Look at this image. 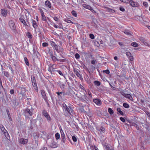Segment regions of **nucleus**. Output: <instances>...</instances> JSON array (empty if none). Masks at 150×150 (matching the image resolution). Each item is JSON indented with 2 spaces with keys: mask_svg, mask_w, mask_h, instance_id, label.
Segmentation results:
<instances>
[{
  "mask_svg": "<svg viewBox=\"0 0 150 150\" xmlns=\"http://www.w3.org/2000/svg\"><path fill=\"white\" fill-rule=\"evenodd\" d=\"M8 23L11 29L14 32L16 31V29L15 23L13 21V20L9 21Z\"/></svg>",
  "mask_w": 150,
  "mask_h": 150,
  "instance_id": "nucleus-1",
  "label": "nucleus"
},
{
  "mask_svg": "<svg viewBox=\"0 0 150 150\" xmlns=\"http://www.w3.org/2000/svg\"><path fill=\"white\" fill-rule=\"evenodd\" d=\"M127 3H129L131 6L134 7H138L139 6V4L137 2L132 0H130L129 1V2H127Z\"/></svg>",
  "mask_w": 150,
  "mask_h": 150,
  "instance_id": "nucleus-2",
  "label": "nucleus"
},
{
  "mask_svg": "<svg viewBox=\"0 0 150 150\" xmlns=\"http://www.w3.org/2000/svg\"><path fill=\"white\" fill-rule=\"evenodd\" d=\"M60 131L61 134V138L62 139L61 143L64 145L63 143H64L66 141L65 134L62 129H60Z\"/></svg>",
  "mask_w": 150,
  "mask_h": 150,
  "instance_id": "nucleus-3",
  "label": "nucleus"
},
{
  "mask_svg": "<svg viewBox=\"0 0 150 150\" xmlns=\"http://www.w3.org/2000/svg\"><path fill=\"white\" fill-rule=\"evenodd\" d=\"M25 115L28 117L29 116H31L32 115V112L30 111V109H26L24 112Z\"/></svg>",
  "mask_w": 150,
  "mask_h": 150,
  "instance_id": "nucleus-4",
  "label": "nucleus"
},
{
  "mask_svg": "<svg viewBox=\"0 0 150 150\" xmlns=\"http://www.w3.org/2000/svg\"><path fill=\"white\" fill-rule=\"evenodd\" d=\"M28 140L27 139L21 138L18 140V142L19 143L23 144H27L28 142Z\"/></svg>",
  "mask_w": 150,
  "mask_h": 150,
  "instance_id": "nucleus-5",
  "label": "nucleus"
},
{
  "mask_svg": "<svg viewBox=\"0 0 150 150\" xmlns=\"http://www.w3.org/2000/svg\"><path fill=\"white\" fill-rule=\"evenodd\" d=\"M1 15L4 17H6L7 15V10L5 8L1 9Z\"/></svg>",
  "mask_w": 150,
  "mask_h": 150,
  "instance_id": "nucleus-6",
  "label": "nucleus"
},
{
  "mask_svg": "<svg viewBox=\"0 0 150 150\" xmlns=\"http://www.w3.org/2000/svg\"><path fill=\"white\" fill-rule=\"evenodd\" d=\"M93 101L98 106H100L102 104L101 100L98 98L94 99Z\"/></svg>",
  "mask_w": 150,
  "mask_h": 150,
  "instance_id": "nucleus-7",
  "label": "nucleus"
},
{
  "mask_svg": "<svg viewBox=\"0 0 150 150\" xmlns=\"http://www.w3.org/2000/svg\"><path fill=\"white\" fill-rule=\"evenodd\" d=\"M19 20L23 24V26H24L25 28L26 29L27 27H28V25L27 24L25 21L24 20V19L22 18L21 17L19 18Z\"/></svg>",
  "mask_w": 150,
  "mask_h": 150,
  "instance_id": "nucleus-8",
  "label": "nucleus"
},
{
  "mask_svg": "<svg viewBox=\"0 0 150 150\" xmlns=\"http://www.w3.org/2000/svg\"><path fill=\"white\" fill-rule=\"evenodd\" d=\"M66 111L70 114H71V113L73 114L74 113V111L72 109V107L70 106L67 107L66 105Z\"/></svg>",
  "mask_w": 150,
  "mask_h": 150,
  "instance_id": "nucleus-9",
  "label": "nucleus"
},
{
  "mask_svg": "<svg viewBox=\"0 0 150 150\" xmlns=\"http://www.w3.org/2000/svg\"><path fill=\"white\" fill-rule=\"evenodd\" d=\"M41 93L42 97L46 102H47V99L46 96L45 92L44 90H41Z\"/></svg>",
  "mask_w": 150,
  "mask_h": 150,
  "instance_id": "nucleus-10",
  "label": "nucleus"
},
{
  "mask_svg": "<svg viewBox=\"0 0 150 150\" xmlns=\"http://www.w3.org/2000/svg\"><path fill=\"white\" fill-rule=\"evenodd\" d=\"M96 129L100 132L104 133L105 132V128L102 126H101L100 127H98L96 128Z\"/></svg>",
  "mask_w": 150,
  "mask_h": 150,
  "instance_id": "nucleus-11",
  "label": "nucleus"
},
{
  "mask_svg": "<svg viewBox=\"0 0 150 150\" xmlns=\"http://www.w3.org/2000/svg\"><path fill=\"white\" fill-rule=\"evenodd\" d=\"M126 54L127 56L128 57L129 59V60L132 61L133 60V57L130 52H126Z\"/></svg>",
  "mask_w": 150,
  "mask_h": 150,
  "instance_id": "nucleus-12",
  "label": "nucleus"
},
{
  "mask_svg": "<svg viewBox=\"0 0 150 150\" xmlns=\"http://www.w3.org/2000/svg\"><path fill=\"white\" fill-rule=\"evenodd\" d=\"M31 79L33 85L36 86V84H37L36 83V80L34 76L33 75L31 76Z\"/></svg>",
  "mask_w": 150,
  "mask_h": 150,
  "instance_id": "nucleus-13",
  "label": "nucleus"
},
{
  "mask_svg": "<svg viewBox=\"0 0 150 150\" xmlns=\"http://www.w3.org/2000/svg\"><path fill=\"white\" fill-rule=\"evenodd\" d=\"M31 20L33 23V27L35 28V29H37L38 27V25L36 23V21L33 19H32Z\"/></svg>",
  "mask_w": 150,
  "mask_h": 150,
  "instance_id": "nucleus-14",
  "label": "nucleus"
},
{
  "mask_svg": "<svg viewBox=\"0 0 150 150\" xmlns=\"http://www.w3.org/2000/svg\"><path fill=\"white\" fill-rule=\"evenodd\" d=\"M87 98V96H83L80 97L79 98V99L83 102H86V100L88 101V100L86 99Z\"/></svg>",
  "mask_w": 150,
  "mask_h": 150,
  "instance_id": "nucleus-15",
  "label": "nucleus"
},
{
  "mask_svg": "<svg viewBox=\"0 0 150 150\" xmlns=\"http://www.w3.org/2000/svg\"><path fill=\"white\" fill-rule=\"evenodd\" d=\"M103 8H105L106 9V11L107 12H111L112 13H114L115 12V11L114 10H113L107 7L106 6L104 7Z\"/></svg>",
  "mask_w": 150,
  "mask_h": 150,
  "instance_id": "nucleus-16",
  "label": "nucleus"
},
{
  "mask_svg": "<svg viewBox=\"0 0 150 150\" xmlns=\"http://www.w3.org/2000/svg\"><path fill=\"white\" fill-rule=\"evenodd\" d=\"M45 4L46 6H47L49 8H51V4L50 2L48 0L46 1L45 2Z\"/></svg>",
  "mask_w": 150,
  "mask_h": 150,
  "instance_id": "nucleus-17",
  "label": "nucleus"
},
{
  "mask_svg": "<svg viewBox=\"0 0 150 150\" xmlns=\"http://www.w3.org/2000/svg\"><path fill=\"white\" fill-rule=\"evenodd\" d=\"M50 146L53 148H55L57 147V144L55 142L53 141L52 142Z\"/></svg>",
  "mask_w": 150,
  "mask_h": 150,
  "instance_id": "nucleus-18",
  "label": "nucleus"
},
{
  "mask_svg": "<svg viewBox=\"0 0 150 150\" xmlns=\"http://www.w3.org/2000/svg\"><path fill=\"white\" fill-rule=\"evenodd\" d=\"M16 99L15 98L11 100V101L15 106L18 105L19 104L18 102L16 101Z\"/></svg>",
  "mask_w": 150,
  "mask_h": 150,
  "instance_id": "nucleus-19",
  "label": "nucleus"
},
{
  "mask_svg": "<svg viewBox=\"0 0 150 150\" xmlns=\"http://www.w3.org/2000/svg\"><path fill=\"white\" fill-rule=\"evenodd\" d=\"M130 125V126H134L135 127L137 130H139L140 129L138 125L134 122L131 123Z\"/></svg>",
  "mask_w": 150,
  "mask_h": 150,
  "instance_id": "nucleus-20",
  "label": "nucleus"
},
{
  "mask_svg": "<svg viewBox=\"0 0 150 150\" xmlns=\"http://www.w3.org/2000/svg\"><path fill=\"white\" fill-rule=\"evenodd\" d=\"M74 72L75 73L76 75L81 80L83 79V78L81 75L76 70H74Z\"/></svg>",
  "mask_w": 150,
  "mask_h": 150,
  "instance_id": "nucleus-21",
  "label": "nucleus"
},
{
  "mask_svg": "<svg viewBox=\"0 0 150 150\" xmlns=\"http://www.w3.org/2000/svg\"><path fill=\"white\" fill-rule=\"evenodd\" d=\"M59 96V97H60L62 98V96H64L65 95L64 92H57L56 93Z\"/></svg>",
  "mask_w": 150,
  "mask_h": 150,
  "instance_id": "nucleus-22",
  "label": "nucleus"
},
{
  "mask_svg": "<svg viewBox=\"0 0 150 150\" xmlns=\"http://www.w3.org/2000/svg\"><path fill=\"white\" fill-rule=\"evenodd\" d=\"M117 113L118 114H119L122 115V116H123L124 115V113L121 110V109L120 108H118L117 109Z\"/></svg>",
  "mask_w": 150,
  "mask_h": 150,
  "instance_id": "nucleus-23",
  "label": "nucleus"
},
{
  "mask_svg": "<svg viewBox=\"0 0 150 150\" xmlns=\"http://www.w3.org/2000/svg\"><path fill=\"white\" fill-rule=\"evenodd\" d=\"M125 97L131 100H133L132 96L129 94H126Z\"/></svg>",
  "mask_w": 150,
  "mask_h": 150,
  "instance_id": "nucleus-24",
  "label": "nucleus"
},
{
  "mask_svg": "<svg viewBox=\"0 0 150 150\" xmlns=\"http://www.w3.org/2000/svg\"><path fill=\"white\" fill-rule=\"evenodd\" d=\"M124 33L126 35H132V33L128 30H125L124 31Z\"/></svg>",
  "mask_w": 150,
  "mask_h": 150,
  "instance_id": "nucleus-25",
  "label": "nucleus"
},
{
  "mask_svg": "<svg viewBox=\"0 0 150 150\" xmlns=\"http://www.w3.org/2000/svg\"><path fill=\"white\" fill-rule=\"evenodd\" d=\"M83 7H84L86 9H89V10H90V9H91V7L89 5L85 4H83Z\"/></svg>",
  "mask_w": 150,
  "mask_h": 150,
  "instance_id": "nucleus-26",
  "label": "nucleus"
},
{
  "mask_svg": "<svg viewBox=\"0 0 150 150\" xmlns=\"http://www.w3.org/2000/svg\"><path fill=\"white\" fill-rule=\"evenodd\" d=\"M42 113L43 115H44V116L45 117H46L47 116L48 117V115H49L48 114V113H47L46 110H44Z\"/></svg>",
  "mask_w": 150,
  "mask_h": 150,
  "instance_id": "nucleus-27",
  "label": "nucleus"
},
{
  "mask_svg": "<svg viewBox=\"0 0 150 150\" xmlns=\"http://www.w3.org/2000/svg\"><path fill=\"white\" fill-rule=\"evenodd\" d=\"M94 84L98 86H99L100 85V82L98 81H95L93 82Z\"/></svg>",
  "mask_w": 150,
  "mask_h": 150,
  "instance_id": "nucleus-28",
  "label": "nucleus"
},
{
  "mask_svg": "<svg viewBox=\"0 0 150 150\" xmlns=\"http://www.w3.org/2000/svg\"><path fill=\"white\" fill-rule=\"evenodd\" d=\"M41 16L42 18V20L43 21L46 22L47 19L46 18L45 15L44 14L41 15Z\"/></svg>",
  "mask_w": 150,
  "mask_h": 150,
  "instance_id": "nucleus-29",
  "label": "nucleus"
},
{
  "mask_svg": "<svg viewBox=\"0 0 150 150\" xmlns=\"http://www.w3.org/2000/svg\"><path fill=\"white\" fill-rule=\"evenodd\" d=\"M108 111L110 115H112L114 113L113 110L110 108H108Z\"/></svg>",
  "mask_w": 150,
  "mask_h": 150,
  "instance_id": "nucleus-30",
  "label": "nucleus"
},
{
  "mask_svg": "<svg viewBox=\"0 0 150 150\" xmlns=\"http://www.w3.org/2000/svg\"><path fill=\"white\" fill-rule=\"evenodd\" d=\"M27 36L29 38L31 39L33 37V36L31 33L29 32H28L26 34Z\"/></svg>",
  "mask_w": 150,
  "mask_h": 150,
  "instance_id": "nucleus-31",
  "label": "nucleus"
},
{
  "mask_svg": "<svg viewBox=\"0 0 150 150\" xmlns=\"http://www.w3.org/2000/svg\"><path fill=\"white\" fill-rule=\"evenodd\" d=\"M131 45L133 47H137L139 46L138 44L135 42H132Z\"/></svg>",
  "mask_w": 150,
  "mask_h": 150,
  "instance_id": "nucleus-32",
  "label": "nucleus"
},
{
  "mask_svg": "<svg viewBox=\"0 0 150 150\" xmlns=\"http://www.w3.org/2000/svg\"><path fill=\"white\" fill-rule=\"evenodd\" d=\"M51 57L52 58V60L54 61H55L57 60V58L56 57L54 56H53L52 54H50Z\"/></svg>",
  "mask_w": 150,
  "mask_h": 150,
  "instance_id": "nucleus-33",
  "label": "nucleus"
},
{
  "mask_svg": "<svg viewBox=\"0 0 150 150\" xmlns=\"http://www.w3.org/2000/svg\"><path fill=\"white\" fill-rule=\"evenodd\" d=\"M123 105L124 107L127 108H128L129 107V105L126 103H124L123 104Z\"/></svg>",
  "mask_w": 150,
  "mask_h": 150,
  "instance_id": "nucleus-34",
  "label": "nucleus"
},
{
  "mask_svg": "<svg viewBox=\"0 0 150 150\" xmlns=\"http://www.w3.org/2000/svg\"><path fill=\"white\" fill-rule=\"evenodd\" d=\"M89 68H90V70H91L92 71H94L96 69L95 67L92 65H90V67H89Z\"/></svg>",
  "mask_w": 150,
  "mask_h": 150,
  "instance_id": "nucleus-35",
  "label": "nucleus"
},
{
  "mask_svg": "<svg viewBox=\"0 0 150 150\" xmlns=\"http://www.w3.org/2000/svg\"><path fill=\"white\" fill-rule=\"evenodd\" d=\"M72 15L75 17H76L77 16V13L76 11L73 10L71 12Z\"/></svg>",
  "mask_w": 150,
  "mask_h": 150,
  "instance_id": "nucleus-36",
  "label": "nucleus"
},
{
  "mask_svg": "<svg viewBox=\"0 0 150 150\" xmlns=\"http://www.w3.org/2000/svg\"><path fill=\"white\" fill-rule=\"evenodd\" d=\"M72 138L73 141L74 142H77V137H76V136H74V135L72 137Z\"/></svg>",
  "mask_w": 150,
  "mask_h": 150,
  "instance_id": "nucleus-37",
  "label": "nucleus"
},
{
  "mask_svg": "<svg viewBox=\"0 0 150 150\" xmlns=\"http://www.w3.org/2000/svg\"><path fill=\"white\" fill-rule=\"evenodd\" d=\"M24 60L26 64L28 66L29 65V62L28 61V59H27L26 57H24Z\"/></svg>",
  "mask_w": 150,
  "mask_h": 150,
  "instance_id": "nucleus-38",
  "label": "nucleus"
},
{
  "mask_svg": "<svg viewBox=\"0 0 150 150\" xmlns=\"http://www.w3.org/2000/svg\"><path fill=\"white\" fill-rule=\"evenodd\" d=\"M105 148L107 150H110L111 149H112V148H110V146L108 144H107L106 145H105Z\"/></svg>",
  "mask_w": 150,
  "mask_h": 150,
  "instance_id": "nucleus-39",
  "label": "nucleus"
},
{
  "mask_svg": "<svg viewBox=\"0 0 150 150\" xmlns=\"http://www.w3.org/2000/svg\"><path fill=\"white\" fill-rule=\"evenodd\" d=\"M55 138L56 139H58L59 138L60 135L58 133H56L55 134Z\"/></svg>",
  "mask_w": 150,
  "mask_h": 150,
  "instance_id": "nucleus-40",
  "label": "nucleus"
},
{
  "mask_svg": "<svg viewBox=\"0 0 150 150\" xmlns=\"http://www.w3.org/2000/svg\"><path fill=\"white\" fill-rule=\"evenodd\" d=\"M48 71L51 72L52 71H54V69L51 66L49 67L48 68Z\"/></svg>",
  "mask_w": 150,
  "mask_h": 150,
  "instance_id": "nucleus-41",
  "label": "nucleus"
},
{
  "mask_svg": "<svg viewBox=\"0 0 150 150\" xmlns=\"http://www.w3.org/2000/svg\"><path fill=\"white\" fill-rule=\"evenodd\" d=\"M9 68V69H10L11 71V72L12 73H14V72H13V69L11 67V65H10L9 64H8V66H7Z\"/></svg>",
  "mask_w": 150,
  "mask_h": 150,
  "instance_id": "nucleus-42",
  "label": "nucleus"
},
{
  "mask_svg": "<svg viewBox=\"0 0 150 150\" xmlns=\"http://www.w3.org/2000/svg\"><path fill=\"white\" fill-rule=\"evenodd\" d=\"M75 57L77 59H79L80 58V55L79 54L76 53L75 55Z\"/></svg>",
  "mask_w": 150,
  "mask_h": 150,
  "instance_id": "nucleus-43",
  "label": "nucleus"
},
{
  "mask_svg": "<svg viewBox=\"0 0 150 150\" xmlns=\"http://www.w3.org/2000/svg\"><path fill=\"white\" fill-rule=\"evenodd\" d=\"M48 44L46 42H43L42 44V46L43 47H46L48 46Z\"/></svg>",
  "mask_w": 150,
  "mask_h": 150,
  "instance_id": "nucleus-44",
  "label": "nucleus"
},
{
  "mask_svg": "<svg viewBox=\"0 0 150 150\" xmlns=\"http://www.w3.org/2000/svg\"><path fill=\"white\" fill-rule=\"evenodd\" d=\"M4 74L5 76L7 77H8L9 74L8 72L4 71Z\"/></svg>",
  "mask_w": 150,
  "mask_h": 150,
  "instance_id": "nucleus-45",
  "label": "nucleus"
},
{
  "mask_svg": "<svg viewBox=\"0 0 150 150\" xmlns=\"http://www.w3.org/2000/svg\"><path fill=\"white\" fill-rule=\"evenodd\" d=\"M62 108L63 110L64 111H66V104L64 103L62 104Z\"/></svg>",
  "mask_w": 150,
  "mask_h": 150,
  "instance_id": "nucleus-46",
  "label": "nucleus"
},
{
  "mask_svg": "<svg viewBox=\"0 0 150 150\" xmlns=\"http://www.w3.org/2000/svg\"><path fill=\"white\" fill-rule=\"evenodd\" d=\"M51 45L53 47L54 46V47H57L56 46H57V45L53 42L51 41Z\"/></svg>",
  "mask_w": 150,
  "mask_h": 150,
  "instance_id": "nucleus-47",
  "label": "nucleus"
},
{
  "mask_svg": "<svg viewBox=\"0 0 150 150\" xmlns=\"http://www.w3.org/2000/svg\"><path fill=\"white\" fill-rule=\"evenodd\" d=\"M94 44L97 47H98L100 46V44L97 41L95 42Z\"/></svg>",
  "mask_w": 150,
  "mask_h": 150,
  "instance_id": "nucleus-48",
  "label": "nucleus"
},
{
  "mask_svg": "<svg viewBox=\"0 0 150 150\" xmlns=\"http://www.w3.org/2000/svg\"><path fill=\"white\" fill-rule=\"evenodd\" d=\"M90 147H91V149L92 150H93L94 149L95 150L94 146L97 147L96 146L94 145H90Z\"/></svg>",
  "mask_w": 150,
  "mask_h": 150,
  "instance_id": "nucleus-49",
  "label": "nucleus"
},
{
  "mask_svg": "<svg viewBox=\"0 0 150 150\" xmlns=\"http://www.w3.org/2000/svg\"><path fill=\"white\" fill-rule=\"evenodd\" d=\"M103 73H105L106 74H108L110 73V71L108 69H107L105 70H103Z\"/></svg>",
  "mask_w": 150,
  "mask_h": 150,
  "instance_id": "nucleus-50",
  "label": "nucleus"
},
{
  "mask_svg": "<svg viewBox=\"0 0 150 150\" xmlns=\"http://www.w3.org/2000/svg\"><path fill=\"white\" fill-rule=\"evenodd\" d=\"M143 5L145 7H146L148 6V3L147 2L145 1L143 2Z\"/></svg>",
  "mask_w": 150,
  "mask_h": 150,
  "instance_id": "nucleus-51",
  "label": "nucleus"
},
{
  "mask_svg": "<svg viewBox=\"0 0 150 150\" xmlns=\"http://www.w3.org/2000/svg\"><path fill=\"white\" fill-rule=\"evenodd\" d=\"M0 127L1 130L2 131H3V130H4L5 129L4 126L2 125H0Z\"/></svg>",
  "mask_w": 150,
  "mask_h": 150,
  "instance_id": "nucleus-52",
  "label": "nucleus"
},
{
  "mask_svg": "<svg viewBox=\"0 0 150 150\" xmlns=\"http://www.w3.org/2000/svg\"><path fill=\"white\" fill-rule=\"evenodd\" d=\"M36 91L37 92L38 91V88L37 86V84H36V86L33 85Z\"/></svg>",
  "mask_w": 150,
  "mask_h": 150,
  "instance_id": "nucleus-53",
  "label": "nucleus"
},
{
  "mask_svg": "<svg viewBox=\"0 0 150 150\" xmlns=\"http://www.w3.org/2000/svg\"><path fill=\"white\" fill-rule=\"evenodd\" d=\"M90 37L92 39H93L94 38V35L92 34H90L89 35Z\"/></svg>",
  "mask_w": 150,
  "mask_h": 150,
  "instance_id": "nucleus-54",
  "label": "nucleus"
},
{
  "mask_svg": "<svg viewBox=\"0 0 150 150\" xmlns=\"http://www.w3.org/2000/svg\"><path fill=\"white\" fill-rule=\"evenodd\" d=\"M120 119L123 122H124L125 121V118L123 117H120Z\"/></svg>",
  "mask_w": 150,
  "mask_h": 150,
  "instance_id": "nucleus-55",
  "label": "nucleus"
},
{
  "mask_svg": "<svg viewBox=\"0 0 150 150\" xmlns=\"http://www.w3.org/2000/svg\"><path fill=\"white\" fill-rule=\"evenodd\" d=\"M120 10L122 11L123 12L125 11L124 8L123 7H120L119 8Z\"/></svg>",
  "mask_w": 150,
  "mask_h": 150,
  "instance_id": "nucleus-56",
  "label": "nucleus"
},
{
  "mask_svg": "<svg viewBox=\"0 0 150 150\" xmlns=\"http://www.w3.org/2000/svg\"><path fill=\"white\" fill-rule=\"evenodd\" d=\"M65 86V85L64 84H61L60 85V87L62 89H64Z\"/></svg>",
  "mask_w": 150,
  "mask_h": 150,
  "instance_id": "nucleus-57",
  "label": "nucleus"
},
{
  "mask_svg": "<svg viewBox=\"0 0 150 150\" xmlns=\"http://www.w3.org/2000/svg\"><path fill=\"white\" fill-rule=\"evenodd\" d=\"M100 46H103L104 45H103V42L102 40H101L100 42Z\"/></svg>",
  "mask_w": 150,
  "mask_h": 150,
  "instance_id": "nucleus-58",
  "label": "nucleus"
},
{
  "mask_svg": "<svg viewBox=\"0 0 150 150\" xmlns=\"http://www.w3.org/2000/svg\"><path fill=\"white\" fill-rule=\"evenodd\" d=\"M67 139L69 141L71 144H72V141L71 139V137H69L68 136H67Z\"/></svg>",
  "mask_w": 150,
  "mask_h": 150,
  "instance_id": "nucleus-59",
  "label": "nucleus"
},
{
  "mask_svg": "<svg viewBox=\"0 0 150 150\" xmlns=\"http://www.w3.org/2000/svg\"><path fill=\"white\" fill-rule=\"evenodd\" d=\"M46 118H47V120L48 121H50V120H51V119L49 115H48V117L47 116L46 117Z\"/></svg>",
  "mask_w": 150,
  "mask_h": 150,
  "instance_id": "nucleus-60",
  "label": "nucleus"
},
{
  "mask_svg": "<svg viewBox=\"0 0 150 150\" xmlns=\"http://www.w3.org/2000/svg\"><path fill=\"white\" fill-rule=\"evenodd\" d=\"M53 19L56 21H58L59 20L58 18L57 17L55 16L53 17Z\"/></svg>",
  "mask_w": 150,
  "mask_h": 150,
  "instance_id": "nucleus-61",
  "label": "nucleus"
},
{
  "mask_svg": "<svg viewBox=\"0 0 150 150\" xmlns=\"http://www.w3.org/2000/svg\"><path fill=\"white\" fill-rule=\"evenodd\" d=\"M96 62V60H92L91 61V63L92 64H95Z\"/></svg>",
  "mask_w": 150,
  "mask_h": 150,
  "instance_id": "nucleus-62",
  "label": "nucleus"
},
{
  "mask_svg": "<svg viewBox=\"0 0 150 150\" xmlns=\"http://www.w3.org/2000/svg\"><path fill=\"white\" fill-rule=\"evenodd\" d=\"M90 10L93 13H96L95 11H94L92 7L91 8V9H90Z\"/></svg>",
  "mask_w": 150,
  "mask_h": 150,
  "instance_id": "nucleus-63",
  "label": "nucleus"
},
{
  "mask_svg": "<svg viewBox=\"0 0 150 150\" xmlns=\"http://www.w3.org/2000/svg\"><path fill=\"white\" fill-rule=\"evenodd\" d=\"M10 92L11 94H13L14 93V90L13 89L10 90Z\"/></svg>",
  "mask_w": 150,
  "mask_h": 150,
  "instance_id": "nucleus-64",
  "label": "nucleus"
}]
</instances>
